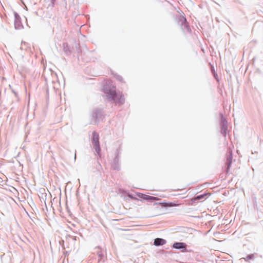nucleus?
Segmentation results:
<instances>
[{
  "label": "nucleus",
  "instance_id": "7",
  "mask_svg": "<svg viewBox=\"0 0 263 263\" xmlns=\"http://www.w3.org/2000/svg\"><path fill=\"white\" fill-rule=\"evenodd\" d=\"M253 258H254V255L253 254H251V255H249L247 256L246 257V258H245V259L247 261H249V260L253 259Z\"/></svg>",
  "mask_w": 263,
  "mask_h": 263
},
{
  "label": "nucleus",
  "instance_id": "9",
  "mask_svg": "<svg viewBox=\"0 0 263 263\" xmlns=\"http://www.w3.org/2000/svg\"><path fill=\"white\" fill-rule=\"evenodd\" d=\"M159 204L161 205L162 207H168V204L166 202L159 203Z\"/></svg>",
  "mask_w": 263,
  "mask_h": 263
},
{
  "label": "nucleus",
  "instance_id": "3",
  "mask_svg": "<svg viewBox=\"0 0 263 263\" xmlns=\"http://www.w3.org/2000/svg\"><path fill=\"white\" fill-rule=\"evenodd\" d=\"M173 248L176 249L185 250L186 245L184 242H175L173 244Z\"/></svg>",
  "mask_w": 263,
  "mask_h": 263
},
{
  "label": "nucleus",
  "instance_id": "11",
  "mask_svg": "<svg viewBox=\"0 0 263 263\" xmlns=\"http://www.w3.org/2000/svg\"><path fill=\"white\" fill-rule=\"evenodd\" d=\"M183 20L184 22H186V19L185 18L183 17Z\"/></svg>",
  "mask_w": 263,
  "mask_h": 263
},
{
  "label": "nucleus",
  "instance_id": "5",
  "mask_svg": "<svg viewBox=\"0 0 263 263\" xmlns=\"http://www.w3.org/2000/svg\"><path fill=\"white\" fill-rule=\"evenodd\" d=\"M208 195V194H204L199 196H198L194 198L191 199V201L192 202H195L196 200L202 199L205 198V197Z\"/></svg>",
  "mask_w": 263,
  "mask_h": 263
},
{
  "label": "nucleus",
  "instance_id": "6",
  "mask_svg": "<svg viewBox=\"0 0 263 263\" xmlns=\"http://www.w3.org/2000/svg\"><path fill=\"white\" fill-rule=\"evenodd\" d=\"M139 197L141 198L144 199V200H149L150 196L146 195V194H141L140 195H139Z\"/></svg>",
  "mask_w": 263,
  "mask_h": 263
},
{
  "label": "nucleus",
  "instance_id": "1",
  "mask_svg": "<svg viewBox=\"0 0 263 263\" xmlns=\"http://www.w3.org/2000/svg\"><path fill=\"white\" fill-rule=\"evenodd\" d=\"M103 91L106 94V97L114 101H117L118 99L122 97L121 95L118 94L116 90V87L112 85V83L108 81L103 87Z\"/></svg>",
  "mask_w": 263,
  "mask_h": 263
},
{
  "label": "nucleus",
  "instance_id": "8",
  "mask_svg": "<svg viewBox=\"0 0 263 263\" xmlns=\"http://www.w3.org/2000/svg\"><path fill=\"white\" fill-rule=\"evenodd\" d=\"M167 204H168V206H169V207L176 206H177L179 205V204L172 203V202L167 203Z\"/></svg>",
  "mask_w": 263,
  "mask_h": 263
},
{
  "label": "nucleus",
  "instance_id": "2",
  "mask_svg": "<svg viewBox=\"0 0 263 263\" xmlns=\"http://www.w3.org/2000/svg\"><path fill=\"white\" fill-rule=\"evenodd\" d=\"M92 141H93V146L95 147L96 151L97 153H99V151H100V145H99V135L96 132L93 133Z\"/></svg>",
  "mask_w": 263,
  "mask_h": 263
},
{
  "label": "nucleus",
  "instance_id": "10",
  "mask_svg": "<svg viewBox=\"0 0 263 263\" xmlns=\"http://www.w3.org/2000/svg\"><path fill=\"white\" fill-rule=\"evenodd\" d=\"M159 199L156 197L154 196H151L149 197V200H158Z\"/></svg>",
  "mask_w": 263,
  "mask_h": 263
},
{
  "label": "nucleus",
  "instance_id": "4",
  "mask_svg": "<svg viewBox=\"0 0 263 263\" xmlns=\"http://www.w3.org/2000/svg\"><path fill=\"white\" fill-rule=\"evenodd\" d=\"M166 243V240L162 238H156L154 240V245L155 246H162Z\"/></svg>",
  "mask_w": 263,
  "mask_h": 263
}]
</instances>
